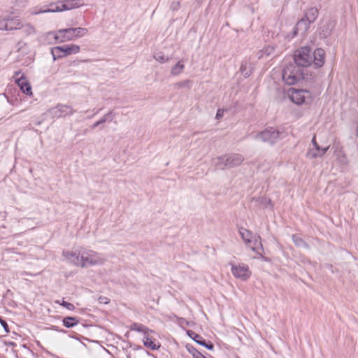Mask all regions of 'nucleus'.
Listing matches in <instances>:
<instances>
[{"label":"nucleus","mask_w":358,"mask_h":358,"mask_svg":"<svg viewBox=\"0 0 358 358\" xmlns=\"http://www.w3.org/2000/svg\"><path fill=\"white\" fill-rule=\"evenodd\" d=\"M67 34H70L72 37V41L80 38L86 35L88 30L86 28L77 27V28H68L66 31Z\"/></svg>","instance_id":"obj_19"},{"label":"nucleus","mask_w":358,"mask_h":358,"mask_svg":"<svg viewBox=\"0 0 358 358\" xmlns=\"http://www.w3.org/2000/svg\"><path fill=\"white\" fill-rule=\"evenodd\" d=\"M21 23L17 17L4 18L3 22L1 21V30H15L20 29Z\"/></svg>","instance_id":"obj_14"},{"label":"nucleus","mask_w":358,"mask_h":358,"mask_svg":"<svg viewBox=\"0 0 358 358\" xmlns=\"http://www.w3.org/2000/svg\"><path fill=\"white\" fill-rule=\"evenodd\" d=\"M282 133H280L276 129L269 127L257 134L255 138L272 145L278 142L282 138Z\"/></svg>","instance_id":"obj_6"},{"label":"nucleus","mask_w":358,"mask_h":358,"mask_svg":"<svg viewBox=\"0 0 358 358\" xmlns=\"http://www.w3.org/2000/svg\"><path fill=\"white\" fill-rule=\"evenodd\" d=\"M80 46L76 44L64 45L62 46H57L51 50L53 59L56 60L57 58L66 57L72 54L79 52Z\"/></svg>","instance_id":"obj_7"},{"label":"nucleus","mask_w":358,"mask_h":358,"mask_svg":"<svg viewBox=\"0 0 358 358\" xmlns=\"http://www.w3.org/2000/svg\"><path fill=\"white\" fill-rule=\"evenodd\" d=\"M336 25V21L331 18H327L322 20L320 27V36L322 38H327L329 36Z\"/></svg>","instance_id":"obj_11"},{"label":"nucleus","mask_w":358,"mask_h":358,"mask_svg":"<svg viewBox=\"0 0 358 358\" xmlns=\"http://www.w3.org/2000/svg\"><path fill=\"white\" fill-rule=\"evenodd\" d=\"M76 112L73 108L69 105L57 104L56 106L50 108L48 111V114L52 118H59L72 115Z\"/></svg>","instance_id":"obj_9"},{"label":"nucleus","mask_w":358,"mask_h":358,"mask_svg":"<svg viewBox=\"0 0 358 358\" xmlns=\"http://www.w3.org/2000/svg\"><path fill=\"white\" fill-rule=\"evenodd\" d=\"M231 271L233 275L239 278L242 280H247L251 275V272L249 269V266L245 264H236L230 262Z\"/></svg>","instance_id":"obj_10"},{"label":"nucleus","mask_w":358,"mask_h":358,"mask_svg":"<svg viewBox=\"0 0 358 358\" xmlns=\"http://www.w3.org/2000/svg\"><path fill=\"white\" fill-rule=\"evenodd\" d=\"M50 8H45L43 10H35L34 11V14H39L43 13H55V12H61L62 10H55V8L59 7V1L56 3H52L50 4Z\"/></svg>","instance_id":"obj_27"},{"label":"nucleus","mask_w":358,"mask_h":358,"mask_svg":"<svg viewBox=\"0 0 358 358\" xmlns=\"http://www.w3.org/2000/svg\"><path fill=\"white\" fill-rule=\"evenodd\" d=\"M310 23L304 17L299 20L294 27V35L297 34H303L309 29Z\"/></svg>","instance_id":"obj_17"},{"label":"nucleus","mask_w":358,"mask_h":358,"mask_svg":"<svg viewBox=\"0 0 358 358\" xmlns=\"http://www.w3.org/2000/svg\"><path fill=\"white\" fill-rule=\"evenodd\" d=\"M20 29H22V33H24L26 35H31L35 34V28L30 24L20 25Z\"/></svg>","instance_id":"obj_30"},{"label":"nucleus","mask_w":358,"mask_h":358,"mask_svg":"<svg viewBox=\"0 0 358 358\" xmlns=\"http://www.w3.org/2000/svg\"><path fill=\"white\" fill-rule=\"evenodd\" d=\"M318 17V10L316 8H310L305 13L304 18L310 24L314 22Z\"/></svg>","instance_id":"obj_22"},{"label":"nucleus","mask_w":358,"mask_h":358,"mask_svg":"<svg viewBox=\"0 0 358 358\" xmlns=\"http://www.w3.org/2000/svg\"><path fill=\"white\" fill-rule=\"evenodd\" d=\"M189 352L192 353L194 358H203V357L202 354L194 348H193L192 350H189Z\"/></svg>","instance_id":"obj_37"},{"label":"nucleus","mask_w":358,"mask_h":358,"mask_svg":"<svg viewBox=\"0 0 358 358\" xmlns=\"http://www.w3.org/2000/svg\"><path fill=\"white\" fill-rule=\"evenodd\" d=\"M82 258L83 262V267L103 265L106 261V259L103 255L93 250H83Z\"/></svg>","instance_id":"obj_4"},{"label":"nucleus","mask_w":358,"mask_h":358,"mask_svg":"<svg viewBox=\"0 0 358 358\" xmlns=\"http://www.w3.org/2000/svg\"><path fill=\"white\" fill-rule=\"evenodd\" d=\"M244 157L240 154H229L219 156L213 159V164L217 169L224 170L241 165Z\"/></svg>","instance_id":"obj_1"},{"label":"nucleus","mask_w":358,"mask_h":358,"mask_svg":"<svg viewBox=\"0 0 358 358\" xmlns=\"http://www.w3.org/2000/svg\"><path fill=\"white\" fill-rule=\"evenodd\" d=\"M185 66L181 61H179L171 70L172 76H178L184 70Z\"/></svg>","instance_id":"obj_29"},{"label":"nucleus","mask_w":358,"mask_h":358,"mask_svg":"<svg viewBox=\"0 0 358 358\" xmlns=\"http://www.w3.org/2000/svg\"><path fill=\"white\" fill-rule=\"evenodd\" d=\"M240 71L245 78H248L252 73L251 69L247 63H243L241 64Z\"/></svg>","instance_id":"obj_31"},{"label":"nucleus","mask_w":358,"mask_h":358,"mask_svg":"<svg viewBox=\"0 0 358 358\" xmlns=\"http://www.w3.org/2000/svg\"><path fill=\"white\" fill-rule=\"evenodd\" d=\"M239 234L243 241L247 245L250 243L253 244V245L251 246V250L252 251L255 252L258 255H262V251H263V247L260 241L261 238L259 236H258L257 238H255L254 241H252V233L243 227L239 228Z\"/></svg>","instance_id":"obj_5"},{"label":"nucleus","mask_w":358,"mask_h":358,"mask_svg":"<svg viewBox=\"0 0 358 358\" xmlns=\"http://www.w3.org/2000/svg\"><path fill=\"white\" fill-rule=\"evenodd\" d=\"M63 256L74 265L83 267L82 252L64 251Z\"/></svg>","instance_id":"obj_12"},{"label":"nucleus","mask_w":358,"mask_h":358,"mask_svg":"<svg viewBox=\"0 0 358 358\" xmlns=\"http://www.w3.org/2000/svg\"><path fill=\"white\" fill-rule=\"evenodd\" d=\"M313 55V63L312 64L315 68H320L322 67L325 61V52L322 48H317L316 49L313 53H312Z\"/></svg>","instance_id":"obj_13"},{"label":"nucleus","mask_w":358,"mask_h":358,"mask_svg":"<svg viewBox=\"0 0 358 358\" xmlns=\"http://www.w3.org/2000/svg\"><path fill=\"white\" fill-rule=\"evenodd\" d=\"M187 333V335L191 338H192L196 343H198L202 346H203V345H204V343L206 342V341L203 339V338L201 336L197 334L196 333H195L194 331H191V330H188Z\"/></svg>","instance_id":"obj_25"},{"label":"nucleus","mask_w":358,"mask_h":358,"mask_svg":"<svg viewBox=\"0 0 358 358\" xmlns=\"http://www.w3.org/2000/svg\"><path fill=\"white\" fill-rule=\"evenodd\" d=\"M290 98L297 105L309 104L313 101L311 92L306 90H293Z\"/></svg>","instance_id":"obj_8"},{"label":"nucleus","mask_w":358,"mask_h":358,"mask_svg":"<svg viewBox=\"0 0 358 358\" xmlns=\"http://www.w3.org/2000/svg\"><path fill=\"white\" fill-rule=\"evenodd\" d=\"M1 343H3V345L1 344V350L3 349V347H6V352H9L13 356H16L15 352H14L13 348V343H9V346L10 347V350H9V348H8V344H7L6 341H1Z\"/></svg>","instance_id":"obj_35"},{"label":"nucleus","mask_w":358,"mask_h":358,"mask_svg":"<svg viewBox=\"0 0 358 358\" xmlns=\"http://www.w3.org/2000/svg\"><path fill=\"white\" fill-rule=\"evenodd\" d=\"M191 81L189 80H182L178 83H176L173 85L176 89H180L183 87L190 88L191 87Z\"/></svg>","instance_id":"obj_33"},{"label":"nucleus","mask_w":358,"mask_h":358,"mask_svg":"<svg viewBox=\"0 0 358 358\" xmlns=\"http://www.w3.org/2000/svg\"><path fill=\"white\" fill-rule=\"evenodd\" d=\"M80 2L76 0H64L59 1V7H56L55 10H68L80 6Z\"/></svg>","instance_id":"obj_15"},{"label":"nucleus","mask_w":358,"mask_h":358,"mask_svg":"<svg viewBox=\"0 0 358 358\" xmlns=\"http://www.w3.org/2000/svg\"><path fill=\"white\" fill-rule=\"evenodd\" d=\"M303 69L293 62L286 65L282 72L283 81L288 85H293L303 78Z\"/></svg>","instance_id":"obj_2"},{"label":"nucleus","mask_w":358,"mask_h":358,"mask_svg":"<svg viewBox=\"0 0 358 358\" xmlns=\"http://www.w3.org/2000/svg\"><path fill=\"white\" fill-rule=\"evenodd\" d=\"M143 341L144 345L152 350H157L160 346V345L156 343L155 340L152 339L150 336V331H147L144 334Z\"/></svg>","instance_id":"obj_18"},{"label":"nucleus","mask_w":358,"mask_h":358,"mask_svg":"<svg viewBox=\"0 0 358 358\" xmlns=\"http://www.w3.org/2000/svg\"><path fill=\"white\" fill-rule=\"evenodd\" d=\"M223 116V110L219 109L216 113V118L219 119Z\"/></svg>","instance_id":"obj_41"},{"label":"nucleus","mask_w":358,"mask_h":358,"mask_svg":"<svg viewBox=\"0 0 358 358\" xmlns=\"http://www.w3.org/2000/svg\"><path fill=\"white\" fill-rule=\"evenodd\" d=\"M275 47L273 45H267L264 49H262L259 52V58H262L263 57H269L274 54Z\"/></svg>","instance_id":"obj_26"},{"label":"nucleus","mask_w":358,"mask_h":358,"mask_svg":"<svg viewBox=\"0 0 358 358\" xmlns=\"http://www.w3.org/2000/svg\"><path fill=\"white\" fill-rule=\"evenodd\" d=\"M203 346H204L205 348H206L207 349H208L210 350H212L214 348L213 344L210 341L205 342L204 345H203Z\"/></svg>","instance_id":"obj_39"},{"label":"nucleus","mask_w":358,"mask_h":358,"mask_svg":"<svg viewBox=\"0 0 358 358\" xmlns=\"http://www.w3.org/2000/svg\"><path fill=\"white\" fill-rule=\"evenodd\" d=\"M1 358H6V356H3V357L1 356Z\"/></svg>","instance_id":"obj_43"},{"label":"nucleus","mask_w":358,"mask_h":358,"mask_svg":"<svg viewBox=\"0 0 358 358\" xmlns=\"http://www.w3.org/2000/svg\"><path fill=\"white\" fill-rule=\"evenodd\" d=\"M63 325L66 328H72L79 323V320L76 317H65L62 320Z\"/></svg>","instance_id":"obj_23"},{"label":"nucleus","mask_w":358,"mask_h":358,"mask_svg":"<svg viewBox=\"0 0 358 358\" xmlns=\"http://www.w3.org/2000/svg\"><path fill=\"white\" fill-rule=\"evenodd\" d=\"M115 117V113L113 110H110L108 113L105 114L100 120L94 122L92 126V129H95L96 127L105 123L107 121L111 122Z\"/></svg>","instance_id":"obj_21"},{"label":"nucleus","mask_w":358,"mask_h":358,"mask_svg":"<svg viewBox=\"0 0 358 358\" xmlns=\"http://www.w3.org/2000/svg\"><path fill=\"white\" fill-rule=\"evenodd\" d=\"M16 82L23 93L27 95L32 94L31 87L27 79L23 75H22L20 78H17Z\"/></svg>","instance_id":"obj_16"},{"label":"nucleus","mask_w":358,"mask_h":358,"mask_svg":"<svg viewBox=\"0 0 358 358\" xmlns=\"http://www.w3.org/2000/svg\"><path fill=\"white\" fill-rule=\"evenodd\" d=\"M1 327L3 328L6 333L9 332L8 325L4 320H1Z\"/></svg>","instance_id":"obj_40"},{"label":"nucleus","mask_w":358,"mask_h":358,"mask_svg":"<svg viewBox=\"0 0 358 358\" xmlns=\"http://www.w3.org/2000/svg\"><path fill=\"white\" fill-rule=\"evenodd\" d=\"M312 141H313V143L317 150V152H311V155H313V157H322V155H324L326 153V152L329 149V147L320 148V146L317 145V143L315 141V137H313Z\"/></svg>","instance_id":"obj_24"},{"label":"nucleus","mask_w":358,"mask_h":358,"mask_svg":"<svg viewBox=\"0 0 358 358\" xmlns=\"http://www.w3.org/2000/svg\"><path fill=\"white\" fill-rule=\"evenodd\" d=\"M67 29H59L55 34V38L60 42L72 41V37L66 31Z\"/></svg>","instance_id":"obj_20"},{"label":"nucleus","mask_w":358,"mask_h":358,"mask_svg":"<svg viewBox=\"0 0 358 358\" xmlns=\"http://www.w3.org/2000/svg\"><path fill=\"white\" fill-rule=\"evenodd\" d=\"M293 63L296 64L301 69L302 67L310 66L313 63L311 49L306 46L297 50L294 55Z\"/></svg>","instance_id":"obj_3"},{"label":"nucleus","mask_w":358,"mask_h":358,"mask_svg":"<svg viewBox=\"0 0 358 358\" xmlns=\"http://www.w3.org/2000/svg\"><path fill=\"white\" fill-rule=\"evenodd\" d=\"M63 307L66 308V309L69 310H73L75 308V306L73 303L62 301V302L60 303Z\"/></svg>","instance_id":"obj_36"},{"label":"nucleus","mask_w":358,"mask_h":358,"mask_svg":"<svg viewBox=\"0 0 358 358\" xmlns=\"http://www.w3.org/2000/svg\"><path fill=\"white\" fill-rule=\"evenodd\" d=\"M98 301L99 303L108 304L110 302V299L106 296H99Z\"/></svg>","instance_id":"obj_38"},{"label":"nucleus","mask_w":358,"mask_h":358,"mask_svg":"<svg viewBox=\"0 0 358 358\" xmlns=\"http://www.w3.org/2000/svg\"><path fill=\"white\" fill-rule=\"evenodd\" d=\"M20 73V72L16 73V76L19 75Z\"/></svg>","instance_id":"obj_42"},{"label":"nucleus","mask_w":358,"mask_h":358,"mask_svg":"<svg viewBox=\"0 0 358 358\" xmlns=\"http://www.w3.org/2000/svg\"><path fill=\"white\" fill-rule=\"evenodd\" d=\"M292 241L294 244L299 248H308L309 246L300 236L294 234L292 235Z\"/></svg>","instance_id":"obj_28"},{"label":"nucleus","mask_w":358,"mask_h":358,"mask_svg":"<svg viewBox=\"0 0 358 358\" xmlns=\"http://www.w3.org/2000/svg\"><path fill=\"white\" fill-rule=\"evenodd\" d=\"M131 329L132 330L138 331V332H143L145 334L147 331H150L147 327H145L144 325L138 323H134L131 324Z\"/></svg>","instance_id":"obj_32"},{"label":"nucleus","mask_w":358,"mask_h":358,"mask_svg":"<svg viewBox=\"0 0 358 358\" xmlns=\"http://www.w3.org/2000/svg\"><path fill=\"white\" fill-rule=\"evenodd\" d=\"M154 58L160 63H164L169 59V58L165 56V55L162 52L155 53L154 55Z\"/></svg>","instance_id":"obj_34"}]
</instances>
